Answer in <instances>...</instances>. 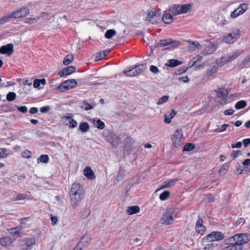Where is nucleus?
<instances>
[{"instance_id":"obj_1","label":"nucleus","mask_w":250,"mask_h":250,"mask_svg":"<svg viewBox=\"0 0 250 250\" xmlns=\"http://www.w3.org/2000/svg\"><path fill=\"white\" fill-rule=\"evenodd\" d=\"M177 211L175 208H169L166 210L161 218V223L166 225L172 224L177 218Z\"/></svg>"},{"instance_id":"obj_2","label":"nucleus","mask_w":250,"mask_h":250,"mask_svg":"<svg viewBox=\"0 0 250 250\" xmlns=\"http://www.w3.org/2000/svg\"><path fill=\"white\" fill-rule=\"evenodd\" d=\"M191 8V5L187 4H173L169 6L168 11L173 15L185 14L188 12Z\"/></svg>"},{"instance_id":"obj_3","label":"nucleus","mask_w":250,"mask_h":250,"mask_svg":"<svg viewBox=\"0 0 250 250\" xmlns=\"http://www.w3.org/2000/svg\"><path fill=\"white\" fill-rule=\"evenodd\" d=\"M250 240V235L247 233H240L235 235L229 238V242L234 241L237 246H242L247 244Z\"/></svg>"},{"instance_id":"obj_4","label":"nucleus","mask_w":250,"mask_h":250,"mask_svg":"<svg viewBox=\"0 0 250 250\" xmlns=\"http://www.w3.org/2000/svg\"><path fill=\"white\" fill-rule=\"evenodd\" d=\"M224 234L220 231H212L203 239V243H206L223 240Z\"/></svg>"},{"instance_id":"obj_5","label":"nucleus","mask_w":250,"mask_h":250,"mask_svg":"<svg viewBox=\"0 0 250 250\" xmlns=\"http://www.w3.org/2000/svg\"><path fill=\"white\" fill-rule=\"evenodd\" d=\"M240 31L239 30H237L235 31H232L225 36L223 38V41L228 44H232L235 41L240 37Z\"/></svg>"},{"instance_id":"obj_6","label":"nucleus","mask_w":250,"mask_h":250,"mask_svg":"<svg viewBox=\"0 0 250 250\" xmlns=\"http://www.w3.org/2000/svg\"><path fill=\"white\" fill-rule=\"evenodd\" d=\"M172 145L175 147H178L182 145V141L183 140V132L182 129H177L172 139Z\"/></svg>"},{"instance_id":"obj_7","label":"nucleus","mask_w":250,"mask_h":250,"mask_svg":"<svg viewBox=\"0 0 250 250\" xmlns=\"http://www.w3.org/2000/svg\"><path fill=\"white\" fill-rule=\"evenodd\" d=\"M29 13V10L26 7H22L17 10L11 13L12 18L18 19L25 17Z\"/></svg>"},{"instance_id":"obj_8","label":"nucleus","mask_w":250,"mask_h":250,"mask_svg":"<svg viewBox=\"0 0 250 250\" xmlns=\"http://www.w3.org/2000/svg\"><path fill=\"white\" fill-rule=\"evenodd\" d=\"M247 9L248 4L247 3L241 4L236 9L231 12L230 17L232 19H235L242 15Z\"/></svg>"},{"instance_id":"obj_9","label":"nucleus","mask_w":250,"mask_h":250,"mask_svg":"<svg viewBox=\"0 0 250 250\" xmlns=\"http://www.w3.org/2000/svg\"><path fill=\"white\" fill-rule=\"evenodd\" d=\"M91 241L90 236L89 234H85L80 240L79 243L74 248L75 250H82L83 248L87 246Z\"/></svg>"},{"instance_id":"obj_10","label":"nucleus","mask_w":250,"mask_h":250,"mask_svg":"<svg viewBox=\"0 0 250 250\" xmlns=\"http://www.w3.org/2000/svg\"><path fill=\"white\" fill-rule=\"evenodd\" d=\"M106 140L111 144L114 147H117L121 141V138L113 133H109L106 136Z\"/></svg>"},{"instance_id":"obj_11","label":"nucleus","mask_w":250,"mask_h":250,"mask_svg":"<svg viewBox=\"0 0 250 250\" xmlns=\"http://www.w3.org/2000/svg\"><path fill=\"white\" fill-rule=\"evenodd\" d=\"M69 194L84 195L83 187L80 184L73 183L71 186Z\"/></svg>"},{"instance_id":"obj_12","label":"nucleus","mask_w":250,"mask_h":250,"mask_svg":"<svg viewBox=\"0 0 250 250\" xmlns=\"http://www.w3.org/2000/svg\"><path fill=\"white\" fill-rule=\"evenodd\" d=\"M77 85V81L75 79H70L63 82L59 88H62V87L66 90H69L75 87Z\"/></svg>"},{"instance_id":"obj_13","label":"nucleus","mask_w":250,"mask_h":250,"mask_svg":"<svg viewBox=\"0 0 250 250\" xmlns=\"http://www.w3.org/2000/svg\"><path fill=\"white\" fill-rule=\"evenodd\" d=\"M71 204L72 207L75 208L79 205L81 201L83 199L84 195L69 194Z\"/></svg>"},{"instance_id":"obj_14","label":"nucleus","mask_w":250,"mask_h":250,"mask_svg":"<svg viewBox=\"0 0 250 250\" xmlns=\"http://www.w3.org/2000/svg\"><path fill=\"white\" fill-rule=\"evenodd\" d=\"M14 45L12 43H9L5 45L2 46L0 48V54L11 55L14 52Z\"/></svg>"},{"instance_id":"obj_15","label":"nucleus","mask_w":250,"mask_h":250,"mask_svg":"<svg viewBox=\"0 0 250 250\" xmlns=\"http://www.w3.org/2000/svg\"><path fill=\"white\" fill-rule=\"evenodd\" d=\"M218 69V66L216 63L211 64L209 68L207 69L206 76L208 78H210L214 77V74L216 73Z\"/></svg>"},{"instance_id":"obj_16","label":"nucleus","mask_w":250,"mask_h":250,"mask_svg":"<svg viewBox=\"0 0 250 250\" xmlns=\"http://www.w3.org/2000/svg\"><path fill=\"white\" fill-rule=\"evenodd\" d=\"M76 68L73 66H69L62 69L59 72L60 77H63L72 74L75 72Z\"/></svg>"},{"instance_id":"obj_17","label":"nucleus","mask_w":250,"mask_h":250,"mask_svg":"<svg viewBox=\"0 0 250 250\" xmlns=\"http://www.w3.org/2000/svg\"><path fill=\"white\" fill-rule=\"evenodd\" d=\"M217 48V44L210 43L209 45L203 50L202 54L204 55L211 54L216 50Z\"/></svg>"},{"instance_id":"obj_18","label":"nucleus","mask_w":250,"mask_h":250,"mask_svg":"<svg viewBox=\"0 0 250 250\" xmlns=\"http://www.w3.org/2000/svg\"><path fill=\"white\" fill-rule=\"evenodd\" d=\"M203 222L202 219H199L196 222L195 229L199 234H203L206 230V228L203 225Z\"/></svg>"},{"instance_id":"obj_19","label":"nucleus","mask_w":250,"mask_h":250,"mask_svg":"<svg viewBox=\"0 0 250 250\" xmlns=\"http://www.w3.org/2000/svg\"><path fill=\"white\" fill-rule=\"evenodd\" d=\"M83 174L84 176L89 180L95 179V176L94 171L89 166H86L83 170Z\"/></svg>"},{"instance_id":"obj_20","label":"nucleus","mask_w":250,"mask_h":250,"mask_svg":"<svg viewBox=\"0 0 250 250\" xmlns=\"http://www.w3.org/2000/svg\"><path fill=\"white\" fill-rule=\"evenodd\" d=\"M160 14L158 13L157 10L155 8H151L147 12V16L146 20L148 21H150L154 17H160Z\"/></svg>"},{"instance_id":"obj_21","label":"nucleus","mask_w":250,"mask_h":250,"mask_svg":"<svg viewBox=\"0 0 250 250\" xmlns=\"http://www.w3.org/2000/svg\"><path fill=\"white\" fill-rule=\"evenodd\" d=\"M229 244L227 246L223 248L222 250H242L243 247L240 246H237L236 243L234 242H229Z\"/></svg>"},{"instance_id":"obj_22","label":"nucleus","mask_w":250,"mask_h":250,"mask_svg":"<svg viewBox=\"0 0 250 250\" xmlns=\"http://www.w3.org/2000/svg\"><path fill=\"white\" fill-rule=\"evenodd\" d=\"M13 240L10 237H4L0 239V244L2 247H7L10 246L13 243Z\"/></svg>"},{"instance_id":"obj_23","label":"nucleus","mask_w":250,"mask_h":250,"mask_svg":"<svg viewBox=\"0 0 250 250\" xmlns=\"http://www.w3.org/2000/svg\"><path fill=\"white\" fill-rule=\"evenodd\" d=\"M243 52H244V50H236L233 51L231 54H227L230 62H231L233 61H234L235 59H236Z\"/></svg>"},{"instance_id":"obj_24","label":"nucleus","mask_w":250,"mask_h":250,"mask_svg":"<svg viewBox=\"0 0 250 250\" xmlns=\"http://www.w3.org/2000/svg\"><path fill=\"white\" fill-rule=\"evenodd\" d=\"M230 62L229 60V57L228 55L222 57L220 59H218L216 61V63L218 66H222L225 64Z\"/></svg>"},{"instance_id":"obj_25","label":"nucleus","mask_w":250,"mask_h":250,"mask_svg":"<svg viewBox=\"0 0 250 250\" xmlns=\"http://www.w3.org/2000/svg\"><path fill=\"white\" fill-rule=\"evenodd\" d=\"M178 180L177 179H172L168 180L165 182H164L162 184L160 189H163L168 188L171 187L172 185H174L176 182H177Z\"/></svg>"},{"instance_id":"obj_26","label":"nucleus","mask_w":250,"mask_h":250,"mask_svg":"<svg viewBox=\"0 0 250 250\" xmlns=\"http://www.w3.org/2000/svg\"><path fill=\"white\" fill-rule=\"evenodd\" d=\"M229 163H226L224 164L223 165H222V166L221 167L219 170V174L222 176L226 174L229 170Z\"/></svg>"},{"instance_id":"obj_27","label":"nucleus","mask_w":250,"mask_h":250,"mask_svg":"<svg viewBox=\"0 0 250 250\" xmlns=\"http://www.w3.org/2000/svg\"><path fill=\"white\" fill-rule=\"evenodd\" d=\"M170 13H165L163 14L162 20L165 23L169 24L173 21V17Z\"/></svg>"},{"instance_id":"obj_28","label":"nucleus","mask_w":250,"mask_h":250,"mask_svg":"<svg viewBox=\"0 0 250 250\" xmlns=\"http://www.w3.org/2000/svg\"><path fill=\"white\" fill-rule=\"evenodd\" d=\"M26 246L29 249H31L33 245L35 244L36 240L34 237H28L24 239Z\"/></svg>"},{"instance_id":"obj_29","label":"nucleus","mask_w":250,"mask_h":250,"mask_svg":"<svg viewBox=\"0 0 250 250\" xmlns=\"http://www.w3.org/2000/svg\"><path fill=\"white\" fill-rule=\"evenodd\" d=\"M92 122L94 126L99 129H103L105 127L104 123L100 119H94Z\"/></svg>"},{"instance_id":"obj_30","label":"nucleus","mask_w":250,"mask_h":250,"mask_svg":"<svg viewBox=\"0 0 250 250\" xmlns=\"http://www.w3.org/2000/svg\"><path fill=\"white\" fill-rule=\"evenodd\" d=\"M173 41L171 39H164L160 41L158 45V47H166L171 44Z\"/></svg>"},{"instance_id":"obj_31","label":"nucleus","mask_w":250,"mask_h":250,"mask_svg":"<svg viewBox=\"0 0 250 250\" xmlns=\"http://www.w3.org/2000/svg\"><path fill=\"white\" fill-rule=\"evenodd\" d=\"M140 210V209L138 206H130L127 209V213L129 215H132L138 213Z\"/></svg>"},{"instance_id":"obj_32","label":"nucleus","mask_w":250,"mask_h":250,"mask_svg":"<svg viewBox=\"0 0 250 250\" xmlns=\"http://www.w3.org/2000/svg\"><path fill=\"white\" fill-rule=\"evenodd\" d=\"M182 63V62L180 61L175 59H170L168 60L166 65L169 67H175L179 65Z\"/></svg>"},{"instance_id":"obj_33","label":"nucleus","mask_w":250,"mask_h":250,"mask_svg":"<svg viewBox=\"0 0 250 250\" xmlns=\"http://www.w3.org/2000/svg\"><path fill=\"white\" fill-rule=\"evenodd\" d=\"M79 129L82 132H86L89 130V126L87 122H82L80 124Z\"/></svg>"},{"instance_id":"obj_34","label":"nucleus","mask_w":250,"mask_h":250,"mask_svg":"<svg viewBox=\"0 0 250 250\" xmlns=\"http://www.w3.org/2000/svg\"><path fill=\"white\" fill-rule=\"evenodd\" d=\"M90 214V210L88 208H84L80 212V216L82 219L87 218Z\"/></svg>"},{"instance_id":"obj_35","label":"nucleus","mask_w":250,"mask_h":250,"mask_svg":"<svg viewBox=\"0 0 250 250\" xmlns=\"http://www.w3.org/2000/svg\"><path fill=\"white\" fill-rule=\"evenodd\" d=\"M74 60V57L72 54L67 55L63 59V63L65 65H68Z\"/></svg>"},{"instance_id":"obj_36","label":"nucleus","mask_w":250,"mask_h":250,"mask_svg":"<svg viewBox=\"0 0 250 250\" xmlns=\"http://www.w3.org/2000/svg\"><path fill=\"white\" fill-rule=\"evenodd\" d=\"M227 93V90L224 88H219L216 92L217 96L219 98L226 96Z\"/></svg>"},{"instance_id":"obj_37","label":"nucleus","mask_w":250,"mask_h":250,"mask_svg":"<svg viewBox=\"0 0 250 250\" xmlns=\"http://www.w3.org/2000/svg\"><path fill=\"white\" fill-rule=\"evenodd\" d=\"M247 106V103L243 100H241L237 102L235 105V107L237 109H241L245 108Z\"/></svg>"},{"instance_id":"obj_38","label":"nucleus","mask_w":250,"mask_h":250,"mask_svg":"<svg viewBox=\"0 0 250 250\" xmlns=\"http://www.w3.org/2000/svg\"><path fill=\"white\" fill-rule=\"evenodd\" d=\"M110 52V50H105L102 52H99L97 56V60H102L104 59L106 55H107Z\"/></svg>"},{"instance_id":"obj_39","label":"nucleus","mask_w":250,"mask_h":250,"mask_svg":"<svg viewBox=\"0 0 250 250\" xmlns=\"http://www.w3.org/2000/svg\"><path fill=\"white\" fill-rule=\"evenodd\" d=\"M38 162L47 163L49 161V157L47 155L43 154L37 159Z\"/></svg>"},{"instance_id":"obj_40","label":"nucleus","mask_w":250,"mask_h":250,"mask_svg":"<svg viewBox=\"0 0 250 250\" xmlns=\"http://www.w3.org/2000/svg\"><path fill=\"white\" fill-rule=\"evenodd\" d=\"M115 30L113 29H109L106 31L104 36L107 39H111L116 34Z\"/></svg>"},{"instance_id":"obj_41","label":"nucleus","mask_w":250,"mask_h":250,"mask_svg":"<svg viewBox=\"0 0 250 250\" xmlns=\"http://www.w3.org/2000/svg\"><path fill=\"white\" fill-rule=\"evenodd\" d=\"M16 96L15 92H9L6 95V100L8 102H12L16 99Z\"/></svg>"},{"instance_id":"obj_42","label":"nucleus","mask_w":250,"mask_h":250,"mask_svg":"<svg viewBox=\"0 0 250 250\" xmlns=\"http://www.w3.org/2000/svg\"><path fill=\"white\" fill-rule=\"evenodd\" d=\"M21 229L19 227H15L9 229L10 233L13 236H18L20 232Z\"/></svg>"},{"instance_id":"obj_43","label":"nucleus","mask_w":250,"mask_h":250,"mask_svg":"<svg viewBox=\"0 0 250 250\" xmlns=\"http://www.w3.org/2000/svg\"><path fill=\"white\" fill-rule=\"evenodd\" d=\"M170 196V192L168 191H165L162 193L159 196L162 201H165Z\"/></svg>"},{"instance_id":"obj_44","label":"nucleus","mask_w":250,"mask_h":250,"mask_svg":"<svg viewBox=\"0 0 250 250\" xmlns=\"http://www.w3.org/2000/svg\"><path fill=\"white\" fill-rule=\"evenodd\" d=\"M195 148V145L192 143L186 144L183 149V151H189Z\"/></svg>"},{"instance_id":"obj_45","label":"nucleus","mask_w":250,"mask_h":250,"mask_svg":"<svg viewBox=\"0 0 250 250\" xmlns=\"http://www.w3.org/2000/svg\"><path fill=\"white\" fill-rule=\"evenodd\" d=\"M12 18L11 16V13L8 15L5 16H3V17L0 18V24H3L9 21L10 19Z\"/></svg>"},{"instance_id":"obj_46","label":"nucleus","mask_w":250,"mask_h":250,"mask_svg":"<svg viewBox=\"0 0 250 250\" xmlns=\"http://www.w3.org/2000/svg\"><path fill=\"white\" fill-rule=\"evenodd\" d=\"M202 60V57L200 55H197L194 57L192 61L189 62L191 64V66H193L196 64L197 62H200Z\"/></svg>"},{"instance_id":"obj_47","label":"nucleus","mask_w":250,"mask_h":250,"mask_svg":"<svg viewBox=\"0 0 250 250\" xmlns=\"http://www.w3.org/2000/svg\"><path fill=\"white\" fill-rule=\"evenodd\" d=\"M168 98L169 97L168 96H163L158 100L157 104L158 105L162 104H163L167 102L168 100Z\"/></svg>"},{"instance_id":"obj_48","label":"nucleus","mask_w":250,"mask_h":250,"mask_svg":"<svg viewBox=\"0 0 250 250\" xmlns=\"http://www.w3.org/2000/svg\"><path fill=\"white\" fill-rule=\"evenodd\" d=\"M137 70H135V69H131L128 71L125 72V74L127 76L133 77L137 75L136 72Z\"/></svg>"},{"instance_id":"obj_49","label":"nucleus","mask_w":250,"mask_h":250,"mask_svg":"<svg viewBox=\"0 0 250 250\" xmlns=\"http://www.w3.org/2000/svg\"><path fill=\"white\" fill-rule=\"evenodd\" d=\"M125 176V171L122 169L120 168L118 174L116 177V180L119 181L121 180Z\"/></svg>"},{"instance_id":"obj_50","label":"nucleus","mask_w":250,"mask_h":250,"mask_svg":"<svg viewBox=\"0 0 250 250\" xmlns=\"http://www.w3.org/2000/svg\"><path fill=\"white\" fill-rule=\"evenodd\" d=\"M27 195L23 194H19L16 198L13 199V201H19L25 199L27 197Z\"/></svg>"},{"instance_id":"obj_51","label":"nucleus","mask_w":250,"mask_h":250,"mask_svg":"<svg viewBox=\"0 0 250 250\" xmlns=\"http://www.w3.org/2000/svg\"><path fill=\"white\" fill-rule=\"evenodd\" d=\"M39 20V18H28L26 19V22L32 24L36 22Z\"/></svg>"},{"instance_id":"obj_52","label":"nucleus","mask_w":250,"mask_h":250,"mask_svg":"<svg viewBox=\"0 0 250 250\" xmlns=\"http://www.w3.org/2000/svg\"><path fill=\"white\" fill-rule=\"evenodd\" d=\"M21 155L24 158H30L32 156V154L29 150H26L22 153Z\"/></svg>"},{"instance_id":"obj_53","label":"nucleus","mask_w":250,"mask_h":250,"mask_svg":"<svg viewBox=\"0 0 250 250\" xmlns=\"http://www.w3.org/2000/svg\"><path fill=\"white\" fill-rule=\"evenodd\" d=\"M17 108L18 109L19 111H20V112H21L22 113H26L28 111L27 107L25 106H17Z\"/></svg>"},{"instance_id":"obj_54","label":"nucleus","mask_w":250,"mask_h":250,"mask_svg":"<svg viewBox=\"0 0 250 250\" xmlns=\"http://www.w3.org/2000/svg\"><path fill=\"white\" fill-rule=\"evenodd\" d=\"M241 154V152L240 150H236V151H232L231 152V155L233 157V159L239 157Z\"/></svg>"},{"instance_id":"obj_55","label":"nucleus","mask_w":250,"mask_h":250,"mask_svg":"<svg viewBox=\"0 0 250 250\" xmlns=\"http://www.w3.org/2000/svg\"><path fill=\"white\" fill-rule=\"evenodd\" d=\"M78 123L74 119H71L69 122V127L73 128L77 126Z\"/></svg>"},{"instance_id":"obj_56","label":"nucleus","mask_w":250,"mask_h":250,"mask_svg":"<svg viewBox=\"0 0 250 250\" xmlns=\"http://www.w3.org/2000/svg\"><path fill=\"white\" fill-rule=\"evenodd\" d=\"M133 69H135V70H137L136 72H135L137 73V75H138L143 71V65H139L137 66L134 67Z\"/></svg>"},{"instance_id":"obj_57","label":"nucleus","mask_w":250,"mask_h":250,"mask_svg":"<svg viewBox=\"0 0 250 250\" xmlns=\"http://www.w3.org/2000/svg\"><path fill=\"white\" fill-rule=\"evenodd\" d=\"M150 70L154 74L158 73L159 72V69L156 66L153 65L150 66Z\"/></svg>"},{"instance_id":"obj_58","label":"nucleus","mask_w":250,"mask_h":250,"mask_svg":"<svg viewBox=\"0 0 250 250\" xmlns=\"http://www.w3.org/2000/svg\"><path fill=\"white\" fill-rule=\"evenodd\" d=\"M41 83L39 79H35L33 82V86L35 88L39 89V87L41 85Z\"/></svg>"},{"instance_id":"obj_59","label":"nucleus","mask_w":250,"mask_h":250,"mask_svg":"<svg viewBox=\"0 0 250 250\" xmlns=\"http://www.w3.org/2000/svg\"><path fill=\"white\" fill-rule=\"evenodd\" d=\"M234 112V110L231 109H229L226 110L224 112V114L225 115L229 116V115H232Z\"/></svg>"},{"instance_id":"obj_60","label":"nucleus","mask_w":250,"mask_h":250,"mask_svg":"<svg viewBox=\"0 0 250 250\" xmlns=\"http://www.w3.org/2000/svg\"><path fill=\"white\" fill-rule=\"evenodd\" d=\"M190 42L191 43V44L194 46V47L197 49H199L201 47V45L197 41H193V42Z\"/></svg>"},{"instance_id":"obj_61","label":"nucleus","mask_w":250,"mask_h":250,"mask_svg":"<svg viewBox=\"0 0 250 250\" xmlns=\"http://www.w3.org/2000/svg\"><path fill=\"white\" fill-rule=\"evenodd\" d=\"M51 224L52 225H55L58 222V218L55 216H52L51 217Z\"/></svg>"},{"instance_id":"obj_62","label":"nucleus","mask_w":250,"mask_h":250,"mask_svg":"<svg viewBox=\"0 0 250 250\" xmlns=\"http://www.w3.org/2000/svg\"><path fill=\"white\" fill-rule=\"evenodd\" d=\"M83 108L85 110H88L93 108V106L91 105L88 103H86L83 106Z\"/></svg>"},{"instance_id":"obj_63","label":"nucleus","mask_w":250,"mask_h":250,"mask_svg":"<svg viewBox=\"0 0 250 250\" xmlns=\"http://www.w3.org/2000/svg\"><path fill=\"white\" fill-rule=\"evenodd\" d=\"M50 109L49 106H43L40 108V111L42 113H46Z\"/></svg>"},{"instance_id":"obj_64","label":"nucleus","mask_w":250,"mask_h":250,"mask_svg":"<svg viewBox=\"0 0 250 250\" xmlns=\"http://www.w3.org/2000/svg\"><path fill=\"white\" fill-rule=\"evenodd\" d=\"M243 143L245 147H247L250 145V138L245 139L243 140Z\"/></svg>"}]
</instances>
